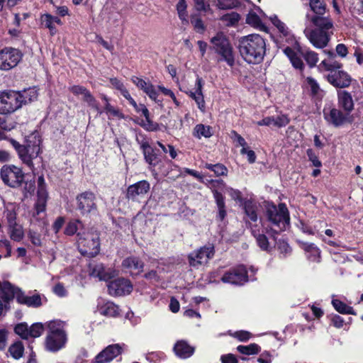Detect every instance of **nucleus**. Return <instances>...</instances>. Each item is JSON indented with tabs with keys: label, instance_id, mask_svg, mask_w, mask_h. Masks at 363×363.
Listing matches in <instances>:
<instances>
[{
	"label": "nucleus",
	"instance_id": "f257e3e1",
	"mask_svg": "<svg viewBox=\"0 0 363 363\" xmlns=\"http://www.w3.org/2000/svg\"><path fill=\"white\" fill-rule=\"evenodd\" d=\"M8 115L0 113V140L9 141L22 162L33 169V160L41 152L42 138L38 132H33L26 138L23 145L13 138H9L6 133L13 130L17 123Z\"/></svg>",
	"mask_w": 363,
	"mask_h": 363
},
{
	"label": "nucleus",
	"instance_id": "f03ea898",
	"mask_svg": "<svg viewBox=\"0 0 363 363\" xmlns=\"http://www.w3.org/2000/svg\"><path fill=\"white\" fill-rule=\"evenodd\" d=\"M267 234L276 240L279 230H283L290 223L289 211L284 203L277 206L272 201H264L263 213L259 218Z\"/></svg>",
	"mask_w": 363,
	"mask_h": 363
},
{
	"label": "nucleus",
	"instance_id": "7ed1b4c3",
	"mask_svg": "<svg viewBox=\"0 0 363 363\" xmlns=\"http://www.w3.org/2000/svg\"><path fill=\"white\" fill-rule=\"evenodd\" d=\"M238 50L243 60L249 65H259L267 54V40L259 34H250L238 40Z\"/></svg>",
	"mask_w": 363,
	"mask_h": 363
},
{
	"label": "nucleus",
	"instance_id": "20e7f679",
	"mask_svg": "<svg viewBox=\"0 0 363 363\" xmlns=\"http://www.w3.org/2000/svg\"><path fill=\"white\" fill-rule=\"evenodd\" d=\"M310 21L315 27L313 29L305 30L304 33L310 43L316 48H325L333 34V22L330 18L311 16Z\"/></svg>",
	"mask_w": 363,
	"mask_h": 363
},
{
	"label": "nucleus",
	"instance_id": "39448f33",
	"mask_svg": "<svg viewBox=\"0 0 363 363\" xmlns=\"http://www.w3.org/2000/svg\"><path fill=\"white\" fill-rule=\"evenodd\" d=\"M210 43L212 45L209 49L219 55L221 60L226 62L228 65L233 67L235 65L233 48L228 38L220 31L211 38Z\"/></svg>",
	"mask_w": 363,
	"mask_h": 363
},
{
	"label": "nucleus",
	"instance_id": "423d86ee",
	"mask_svg": "<svg viewBox=\"0 0 363 363\" xmlns=\"http://www.w3.org/2000/svg\"><path fill=\"white\" fill-rule=\"evenodd\" d=\"M78 249L82 255L92 258L100 252V238L96 233L79 231L77 234Z\"/></svg>",
	"mask_w": 363,
	"mask_h": 363
},
{
	"label": "nucleus",
	"instance_id": "0eeeda50",
	"mask_svg": "<svg viewBox=\"0 0 363 363\" xmlns=\"http://www.w3.org/2000/svg\"><path fill=\"white\" fill-rule=\"evenodd\" d=\"M323 116L326 123L335 128L352 124L354 121L353 116L333 104L324 106Z\"/></svg>",
	"mask_w": 363,
	"mask_h": 363
},
{
	"label": "nucleus",
	"instance_id": "6e6552de",
	"mask_svg": "<svg viewBox=\"0 0 363 363\" xmlns=\"http://www.w3.org/2000/svg\"><path fill=\"white\" fill-rule=\"evenodd\" d=\"M0 177L5 185L17 189L22 186L26 174L21 167L14 164H4L1 169Z\"/></svg>",
	"mask_w": 363,
	"mask_h": 363
},
{
	"label": "nucleus",
	"instance_id": "1a4fd4ad",
	"mask_svg": "<svg viewBox=\"0 0 363 363\" xmlns=\"http://www.w3.org/2000/svg\"><path fill=\"white\" fill-rule=\"evenodd\" d=\"M136 142L140 146V149L142 151L144 160L147 164L155 168L161 163V152L160 149L152 146L150 144L149 139L145 135L139 134V135L136 137Z\"/></svg>",
	"mask_w": 363,
	"mask_h": 363
},
{
	"label": "nucleus",
	"instance_id": "9d476101",
	"mask_svg": "<svg viewBox=\"0 0 363 363\" xmlns=\"http://www.w3.org/2000/svg\"><path fill=\"white\" fill-rule=\"evenodd\" d=\"M216 250L213 244L208 243L190 252L187 256L190 267L199 268L207 264L213 258Z\"/></svg>",
	"mask_w": 363,
	"mask_h": 363
},
{
	"label": "nucleus",
	"instance_id": "9b49d317",
	"mask_svg": "<svg viewBox=\"0 0 363 363\" xmlns=\"http://www.w3.org/2000/svg\"><path fill=\"white\" fill-rule=\"evenodd\" d=\"M76 209L82 216H89L97 212L96 197L91 191H85L76 196Z\"/></svg>",
	"mask_w": 363,
	"mask_h": 363
},
{
	"label": "nucleus",
	"instance_id": "f8f14e48",
	"mask_svg": "<svg viewBox=\"0 0 363 363\" xmlns=\"http://www.w3.org/2000/svg\"><path fill=\"white\" fill-rule=\"evenodd\" d=\"M210 189L213 194V198L218 206V213L216 215V220L223 221L227 216L225 208V196L223 195L220 190H223L225 186V183L223 179H211L208 180Z\"/></svg>",
	"mask_w": 363,
	"mask_h": 363
},
{
	"label": "nucleus",
	"instance_id": "ddd939ff",
	"mask_svg": "<svg viewBox=\"0 0 363 363\" xmlns=\"http://www.w3.org/2000/svg\"><path fill=\"white\" fill-rule=\"evenodd\" d=\"M22 52L12 47H5L0 50V70L9 71L16 67L23 58Z\"/></svg>",
	"mask_w": 363,
	"mask_h": 363
},
{
	"label": "nucleus",
	"instance_id": "4468645a",
	"mask_svg": "<svg viewBox=\"0 0 363 363\" xmlns=\"http://www.w3.org/2000/svg\"><path fill=\"white\" fill-rule=\"evenodd\" d=\"M20 96L14 90L0 91V113L11 114L21 108Z\"/></svg>",
	"mask_w": 363,
	"mask_h": 363
},
{
	"label": "nucleus",
	"instance_id": "2eb2a0df",
	"mask_svg": "<svg viewBox=\"0 0 363 363\" xmlns=\"http://www.w3.org/2000/svg\"><path fill=\"white\" fill-rule=\"evenodd\" d=\"M223 283L241 285L248 281V272L244 264H238L225 272L221 277Z\"/></svg>",
	"mask_w": 363,
	"mask_h": 363
},
{
	"label": "nucleus",
	"instance_id": "dca6fc26",
	"mask_svg": "<svg viewBox=\"0 0 363 363\" xmlns=\"http://www.w3.org/2000/svg\"><path fill=\"white\" fill-rule=\"evenodd\" d=\"M107 286L108 294L115 297L130 294L133 288L130 279L124 277H118L110 281Z\"/></svg>",
	"mask_w": 363,
	"mask_h": 363
},
{
	"label": "nucleus",
	"instance_id": "f3484780",
	"mask_svg": "<svg viewBox=\"0 0 363 363\" xmlns=\"http://www.w3.org/2000/svg\"><path fill=\"white\" fill-rule=\"evenodd\" d=\"M326 79L333 87L341 90L350 87L353 82H357L356 79L343 69L328 74Z\"/></svg>",
	"mask_w": 363,
	"mask_h": 363
},
{
	"label": "nucleus",
	"instance_id": "a211bd4d",
	"mask_svg": "<svg viewBox=\"0 0 363 363\" xmlns=\"http://www.w3.org/2000/svg\"><path fill=\"white\" fill-rule=\"evenodd\" d=\"M123 269L130 273L134 277L140 274L145 267V262L138 256L130 255L123 259L121 263Z\"/></svg>",
	"mask_w": 363,
	"mask_h": 363
},
{
	"label": "nucleus",
	"instance_id": "6ab92c4d",
	"mask_svg": "<svg viewBox=\"0 0 363 363\" xmlns=\"http://www.w3.org/2000/svg\"><path fill=\"white\" fill-rule=\"evenodd\" d=\"M131 81L138 89L143 90L150 99L154 101L158 105L161 106H162V99H157L159 94L152 83L147 82L142 78L135 76H133L131 78Z\"/></svg>",
	"mask_w": 363,
	"mask_h": 363
},
{
	"label": "nucleus",
	"instance_id": "aec40b11",
	"mask_svg": "<svg viewBox=\"0 0 363 363\" xmlns=\"http://www.w3.org/2000/svg\"><path fill=\"white\" fill-rule=\"evenodd\" d=\"M123 352L119 344H113L107 346L95 357L96 363H108Z\"/></svg>",
	"mask_w": 363,
	"mask_h": 363
},
{
	"label": "nucleus",
	"instance_id": "412c9836",
	"mask_svg": "<svg viewBox=\"0 0 363 363\" xmlns=\"http://www.w3.org/2000/svg\"><path fill=\"white\" fill-rule=\"evenodd\" d=\"M150 189V184L147 180H141L130 185L126 191V198L135 201L138 196H143Z\"/></svg>",
	"mask_w": 363,
	"mask_h": 363
},
{
	"label": "nucleus",
	"instance_id": "4be33fe9",
	"mask_svg": "<svg viewBox=\"0 0 363 363\" xmlns=\"http://www.w3.org/2000/svg\"><path fill=\"white\" fill-rule=\"evenodd\" d=\"M67 341V333H59L58 335H48L45 338V345L48 350L56 352L65 347Z\"/></svg>",
	"mask_w": 363,
	"mask_h": 363
},
{
	"label": "nucleus",
	"instance_id": "5701e85b",
	"mask_svg": "<svg viewBox=\"0 0 363 363\" xmlns=\"http://www.w3.org/2000/svg\"><path fill=\"white\" fill-rule=\"evenodd\" d=\"M337 107L351 114L354 109L352 93L345 89L337 90Z\"/></svg>",
	"mask_w": 363,
	"mask_h": 363
},
{
	"label": "nucleus",
	"instance_id": "b1692460",
	"mask_svg": "<svg viewBox=\"0 0 363 363\" xmlns=\"http://www.w3.org/2000/svg\"><path fill=\"white\" fill-rule=\"evenodd\" d=\"M173 351L179 358L187 359L194 354L195 347L190 345L186 340H180L175 342Z\"/></svg>",
	"mask_w": 363,
	"mask_h": 363
},
{
	"label": "nucleus",
	"instance_id": "393cba45",
	"mask_svg": "<svg viewBox=\"0 0 363 363\" xmlns=\"http://www.w3.org/2000/svg\"><path fill=\"white\" fill-rule=\"evenodd\" d=\"M91 275L98 277L99 280L108 281L114 277V271L106 269L103 263H96L89 265Z\"/></svg>",
	"mask_w": 363,
	"mask_h": 363
},
{
	"label": "nucleus",
	"instance_id": "a878e982",
	"mask_svg": "<svg viewBox=\"0 0 363 363\" xmlns=\"http://www.w3.org/2000/svg\"><path fill=\"white\" fill-rule=\"evenodd\" d=\"M298 243L299 247L306 252L307 259L310 262H320V250L314 243H308L303 241H298Z\"/></svg>",
	"mask_w": 363,
	"mask_h": 363
},
{
	"label": "nucleus",
	"instance_id": "bb28decb",
	"mask_svg": "<svg viewBox=\"0 0 363 363\" xmlns=\"http://www.w3.org/2000/svg\"><path fill=\"white\" fill-rule=\"evenodd\" d=\"M252 235L256 240L257 245L258 247L262 250L267 252H270L272 251L274 246H272L269 242V239L265 233V229L263 228L262 232L260 233L259 230H256L252 228L251 230Z\"/></svg>",
	"mask_w": 363,
	"mask_h": 363
},
{
	"label": "nucleus",
	"instance_id": "cd10ccee",
	"mask_svg": "<svg viewBox=\"0 0 363 363\" xmlns=\"http://www.w3.org/2000/svg\"><path fill=\"white\" fill-rule=\"evenodd\" d=\"M196 91L194 92L190 91L186 94L189 97L195 101L196 103L198 108L202 111H205V101L203 98V95L202 93V87H203V80L201 78L198 77L196 82Z\"/></svg>",
	"mask_w": 363,
	"mask_h": 363
},
{
	"label": "nucleus",
	"instance_id": "c85d7f7f",
	"mask_svg": "<svg viewBox=\"0 0 363 363\" xmlns=\"http://www.w3.org/2000/svg\"><path fill=\"white\" fill-rule=\"evenodd\" d=\"M20 96L19 102L21 103V108L23 105H27L31 102L37 100L38 92L35 87H29L21 91H16Z\"/></svg>",
	"mask_w": 363,
	"mask_h": 363
},
{
	"label": "nucleus",
	"instance_id": "c756f323",
	"mask_svg": "<svg viewBox=\"0 0 363 363\" xmlns=\"http://www.w3.org/2000/svg\"><path fill=\"white\" fill-rule=\"evenodd\" d=\"M101 315L109 318H118L121 315V309L118 305L113 301H107L99 307Z\"/></svg>",
	"mask_w": 363,
	"mask_h": 363
},
{
	"label": "nucleus",
	"instance_id": "7c9ffc66",
	"mask_svg": "<svg viewBox=\"0 0 363 363\" xmlns=\"http://www.w3.org/2000/svg\"><path fill=\"white\" fill-rule=\"evenodd\" d=\"M143 116L145 117V120L142 119L138 123L140 126L149 132H156L160 130V125L151 119L150 113L147 108L143 109Z\"/></svg>",
	"mask_w": 363,
	"mask_h": 363
},
{
	"label": "nucleus",
	"instance_id": "2f4dec72",
	"mask_svg": "<svg viewBox=\"0 0 363 363\" xmlns=\"http://www.w3.org/2000/svg\"><path fill=\"white\" fill-rule=\"evenodd\" d=\"M242 208L244 213L252 222H257L258 220L257 205L252 199H247L243 201Z\"/></svg>",
	"mask_w": 363,
	"mask_h": 363
},
{
	"label": "nucleus",
	"instance_id": "473e14b6",
	"mask_svg": "<svg viewBox=\"0 0 363 363\" xmlns=\"http://www.w3.org/2000/svg\"><path fill=\"white\" fill-rule=\"evenodd\" d=\"M84 224L80 219H71L65 228L64 234L67 236H73L75 234L77 235L79 231H84Z\"/></svg>",
	"mask_w": 363,
	"mask_h": 363
},
{
	"label": "nucleus",
	"instance_id": "72a5a7b5",
	"mask_svg": "<svg viewBox=\"0 0 363 363\" xmlns=\"http://www.w3.org/2000/svg\"><path fill=\"white\" fill-rule=\"evenodd\" d=\"M308 6L311 11L315 15L313 16H320V18H325L323 16L327 11V4L325 0H308Z\"/></svg>",
	"mask_w": 363,
	"mask_h": 363
},
{
	"label": "nucleus",
	"instance_id": "f704fd0d",
	"mask_svg": "<svg viewBox=\"0 0 363 363\" xmlns=\"http://www.w3.org/2000/svg\"><path fill=\"white\" fill-rule=\"evenodd\" d=\"M246 23L255 28L266 31L267 28L262 23L260 17L254 11H250L246 16Z\"/></svg>",
	"mask_w": 363,
	"mask_h": 363
},
{
	"label": "nucleus",
	"instance_id": "c9c22d12",
	"mask_svg": "<svg viewBox=\"0 0 363 363\" xmlns=\"http://www.w3.org/2000/svg\"><path fill=\"white\" fill-rule=\"evenodd\" d=\"M16 290L17 288H15L9 281H4L0 289L2 298L6 302L11 301L15 296Z\"/></svg>",
	"mask_w": 363,
	"mask_h": 363
},
{
	"label": "nucleus",
	"instance_id": "e433bc0d",
	"mask_svg": "<svg viewBox=\"0 0 363 363\" xmlns=\"http://www.w3.org/2000/svg\"><path fill=\"white\" fill-rule=\"evenodd\" d=\"M332 305L334 308L341 314L356 315L352 306H348L340 299H333Z\"/></svg>",
	"mask_w": 363,
	"mask_h": 363
},
{
	"label": "nucleus",
	"instance_id": "4c0bfd02",
	"mask_svg": "<svg viewBox=\"0 0 363 363\" xmlns=\"http://www.w3.org/2000/svg\"><path fill=\"white\" fill-rule=\"evenodd\" d=\"M41 25L48 28L51 35H55L57 33V28L54 24L53 16L50 13L41 14L40 18Z\"/></svg>",
	"mask_w": 363,
	"mask_h": 363
},
{
	"label": "nucleus",
	"instance_id": "58836bf2",
	"mask_svg": "<svg viewBox=\"0 0 363 363\" xmlns=\"http://www.w3.org/2000/svg\"><path fill=\"white\" fill-rule=\"evenodd\" d=\"M48 194H37V201L34 205L35 213L33 216H38L46 211Z\"/></svg>",
	"mask_w": 363,
	"mask_h": 363
},
{
	"label": "nucleus",
	"instance_id": "ea45409f",
	"mask_svg": "<svg viewBox=\"0 0 363 363\" xmlns=\"http://www.w3.org/2000/svg\"><path fill=\"white\" fill-rule=\"evenodd\" d=\"M320 65L323 66L325 71L330 72L329 74H333V72H337V70H342L343 67L342 63L334 59L324 60L321 62Z\"/></svg>",
	"mask_w": 363,
	"mask_h": 363
},
{
	"label": "nucleus",
	"instance_id": "a19ab883",
	"mask_svg": "<svg viewBox=\"0 0 363 363\" xmlns=\"http://www.w3.org/2000/svg\"><path fill=\"white\" fill-rule=\"evenodd\" d=\"M65 323L62 320H51L48 322L47 326L49 330L48 335H58L59 333H66L64 330Z\"/></svg>",
	"mask_w": 363,
	"mask_h": 363
},
{
	"label": "nucleus",
	"instance_id": "79ce46f5",
	"mask_svg": "<svg viewBox=\"0 0 363 363\" xmlns=\"http://www.w3.org/2000/svg\"><path fill=\"white\" fill-rule=\"evenodd\" d=\"M237 350L245 355L257 354L261 351V347L256 343H251L248 345H238Z\"/></svg>",
	"mask_w": 363,
	"mask_h": 363
},
{
	"label": "nucleus",
	"instance_id": "37998d69",
	"mask_svg": "<svg viewBox=\"0 0 363 363\" xmlns=\"http://www.w3.org/2000/svg\"><path fill=\"white\" fill-rule=\"evenodd\" d=\"M103 112H105L108 118L111 119L112 118H116L118 119H124L125 115L122 113V111L118 108L112 106L111 104H104Z\"/></svg>",
	"mask_w": 363,
	"mask_h": 363
},
{
	"label": "nucleus",
	"instance_id": "c03bdc74",
	"mask_svg": "<svg viewBox=\"0 0 363 363\" xmlns=\"http://www.w3.org/2000/svg\"><path fill=\"white\" fill-rule=\"evenodd\" d=\"M204 167L213 172L216 177L227 176L228 172L227 167L221 163L215 164L206 163Z\"/></svg>",
	"mask_w": 363,
	"mask_h": 363
},
{
	"label": "nucleus",
	"instance_id": "a18cd8bd",
	"mask_svg": "<svg viewBox=\"0 0 363 363\" xmlns=\"http://www.w3.org/2000/svg\"><path fill=\"white\" fill-rule=\"evenodd\" d=\"M9 352L14 359H20L23 357L24 352L23 344L21 341L15 342L9 347Z\"/></svg>",
	"mask_w": 363,
	"mask_h": 363
},
{
	"label": "nucleus",
	"instance_id": "49530a36",
	"mask_svg": "<svg viewBox=\"0 0 363 363\" xmlns=\"http://www.w3.org/2000/svg\"><path fill=\"white\" fill-rule=\"evenodd\" d=\"M305 82L306 87L310 90V95L312 97L317 96L319 92L321 91V89L318 82L312 77H307Z\"/></svg>",
	"mask_w": 363,
	"mask_h": 363
},
{
	"label": "nucleus",
	"instance_id": "de8ad7c7",
	"mask_svg": "<svg viewBox=\"0 0 363 363\" xmlns=\"http://www.w3.org/2000/svg\"><path fill=\"white\" fill-rule=\"evenodd\" d=\"M194 135L199 138L201 136L204 138H210L212 135L211 128L209 125L203 124H197L194 129Z\"/></svg>",
	"mask_w": 363,
	"mask_h": 363
},
{
	"label": "nucleus",
	"instance_id": "09e8293b",
	"mask_svg": "<svg viewBox=\"0 0 363 363\" xmlns=\"http://www.w3.org/2000/svg\"><path fill=\"white\" fill-rule=\"evenodd\" d=\"M83 101L86 102L91 108L94 109L99 114L103 113V110L99 106V103L96 99V98L92 95L91 91L83 97Z\"/></svg>",
	"mask_w": 363,
	"mask_h": 363
},
{
	"label": "nucleus",
	"instance_id": "8fccbe9b",
	"mask_svg": "<svg viewBox=\"0 0 363 363\" xmlns=\"http://www.w3.org/2000/svg\"><path fill=\"white\" fill-rule=\"evenodd\" d=\"M217 6L220 9L227 10L238 8L242 6L240 0H217Z\"/></svg>",
	"mask_w": 363,
	"mask_h": 363
},
{
	"label": "nucleus",
	"instance_id": "3c124183",
	"mask_svg": "<svg viewBox=\"0 0 363 363\" xmlns=\"http://www.w3.org/2000/svg\"><path fill=\"white\" fill-rule=\"evenodd\" d=\"M14 332L23 340H28L29 337V327L26 322L18 323L14 327Z\"/></svg>",
	"mask_w": 363,
	"mask_h": 363
},
{
	"label": "nucleus",
	"instance_id": "603ef678",
	"mask_svg": "<svg viewBox=\"0 0 363 363\" xmlns=\"http://www.w3.org/2000/svg\"><path fill=\"white\" fill-rule=\"evenodd\" d=\"M298 51L301 52L306 63L310 67H313L315 66L316 63L318 61V54L313 51H307L303 52L301 51V48H298Z\"/></svg>",
	"mask_w": 363,
	"mask_h": 363
},
{
	"label": "nucleus",
	"instance_id": "864d4df0",
	"mask_svg": "<svg viewBox=\"0 0 363 363\" xmlns=\"http://www.w3.org/2000/svg\"><path fill=\"white\" fill-rule=\"evenodd\" d=\"M44 330L45 326L42 323H33L29 327V337H38L43 333Z\"/></svg>",
	"mask_w": 363,
	"mask_h": 363
},
{
	"label": "nucleus",
	"instance_id": "5fc2aeb1",
	"mask_svg": "<svg viewBox=\"0 0 363 363\" xmlns=\"http://www.w3.org/2000/svg\"><path fill=\"white\" fill-rule=\"evenodd\" d=\"M240 19V16L237 12L226 13L221 17V20L226 22V24L228 26L236 25L239 22Z\"/></svg>",
	"mask_w": 363,
	"mask_h": 363
},
{
	"label": "nucleus",
	"instance_id": "6e6d98bb",
	"mask_svg": "<svg viewBox=\"0 0 363 363\" xmlns=\"http://www.w3.org/2000/svg\"><path fill=\"white\" fill-rule=\"evenodd\" d=\"M11 230L10 238L16 242H20L24 235L23 230L21 226L16 225L9 226Z\"/></svg>",
	"mask_w": 363,
	"mask_h": 363
},
{
	"label": "nucleus",
	"instance_id": "4d7b16f0",
	"mask_svg": "<svg viewBox=\"0 0 363 363\" xmlns=\"http://www.w3.org/2000/svg\"><path fill=\"white\" fill-rule=\"evenodd\" d=\"M186 3L185 0H179L177 4V10L178 13L179 18L182 21L187 22V11H186Z\"/></svg>",
	"mask_w": 363,
	"mask_h": 363
},
{
	"label": "nucleus",
	"instance_id": "13d9d810",
	"mask_svg": "<svg viewBox=\"0 0 363 363\" xmlns=\"http://www.w3.org/2000/svg\"><path fill=\"white\" fill-rule=\"evenodd\" d=\"M271 21L273 25L277 28L280 33H281L284 37H287L289 35V32L288 28L277 16L271 18Z\"/></svg>",
	"mask_w": 363,
	"mask_h": 363
},
{
	"label": "nucleus",
	"instance_id": "bf43d9fd",
	"mask_svg": "<svg viewBox=\"0 0 363 363\" xmlns=\"http://www.w3.org/2000/svg\"><path fill=\"white\" fill-rule=\"evenodd\" d=\"M191 23L194 30L199 33H203L206 30V26L200 17L196 16H191Z\"/></svg>",
	"mask_w": 363,
	"mask_h": 363
},
{
	"label": "nucleus",
	"instance_id": "052dcab7",
	"mask_svg": "<svg viewBox=\"0 0 363 363\" xmlns=\"http://www.w3.org/2000/svg\"><path fill=\"white\" fill-rule=\"evenodd\" d=\"M306 155L308 158V160L312 162V165L317 168H320L322 167V162L319 160L318 155L315 153L314 150L312 148H308L306 150Z\"/></svg>",
	"mask_w": 363,
	"mask_h": 363
},
{
	"label": "nucleus",
	"instance_id": "680f3d73",
	"mask_svg": "<svg viewBox=\"0 0 363 363\" xmlns=\"http://www.w3.org/2000/svg\"><path fill=\"white\" fill-rule=\"evenodd\" d=\"M277 248L279 252L284 255V257L290 255L292 252V248L289 245L288 242L284 240H279L277 242Z\"/></svg>",
	"mask_w": 363,
	"mask_h": 363
},
{
	"label": "nucleus",
	"instance_id": "e2e57ef3",
	"mask_svg": "<svg viewBox=\"0 0 363 363\" xmlns=\"http://www.w3.org/2000/svg\"><path fill=\"white\" fill-rule=\"evenodd\" d=\"M173 167L178 168L179 166L177 164H174V162L172 161V160H165L164 163L160 165V169L162 172V173L164 176L169 175L170 170L173 169Z\"/></svg>",
	"mask_w": 363,
	"mask_h": 363
},
{
	"label": "nucleus",
	"instance_id": "0e129e2a",
	"mask_svg": "<svg viewBox=\"0 0 363 363\" xmlns=\"http://www.w3.org/2000/svg\"><path fill=\"white\" fill-rule=\"evenodd\" d=\"M42 305L41 298L39 294H35L27 297L26 306L38 308Z\"/></svg>",
	"mask_w": 363,
	"mask_h": 363
},
{
	"label": "nucleus",
	"instance_id": "69168bd1",
	"mask_svg": "<svg viewBox=\"0 0 363 363\" xmlns=\"http://www.w3.org/2000/svg\"><path fill=\"white\" fill-rule=\"evenodd\" d=\"M290 123V118L286 114H282L274 118V125L278 128L285 127Z\"/></svg>",
	"mask_w": 363,
	"mask_h": 363
},
{
	"label": "nucleus",
	"instance_id": "338daca9",
	"mask_svg": "<svg viewBox=\"0 0 363 363\" xmlns=\"http://www.w3.org/2000/svg\"><path fill=\"white\" fill-rule=\"evenodd\" d=\"M69 90L74 95L78 96L79 94H82L83 95V97H85V96L90 92V91L85 86L80 85H73L69 88Z\"/></svg>",
	"mask_w": 363,
	"mask_h": 363
},
{
	"label": "nucleus",
	"instance_id": "774afa93",
	"mask_svg": "<svg viewBox=\"0 0 363 363\" xmlns=\"http://www.w3.org/2000/svg\"><path fill=\"white\" fill-rule=\"evenodd\" d=\"M28 235L29 240L33 245L37 247H40L42 245L41 235L40 233L30 230Z\"/></svg>",
	"mask_w": 363,
	"mask_h": 363
}]
</instances>
